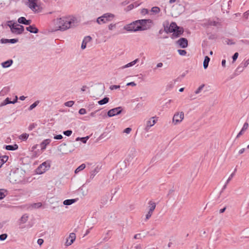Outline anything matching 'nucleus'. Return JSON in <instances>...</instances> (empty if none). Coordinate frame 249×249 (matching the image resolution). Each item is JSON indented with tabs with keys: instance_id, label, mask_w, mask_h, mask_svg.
Instances as JSON below:
<instances>
[{
	"instance_id": "nucleus-1",
	"label": "nucleus",
	"mask_w": 249,
	"mask_h": 249,
	"mask_svg": "<svg viewBox=\"0 0 249 249\" xmlns=\"http://www.w3.org/2000/svg\"><path fill=\"white\" fill-rule=\"evenodd\" d=\"M55 25L57 29L55 31H64L75 26L74 20L72 18L65 17L57 18Z\"/></svg>"
},
{
	"instance_id": "nucleus-2",
	"label": "nucleus",
	"mask_w": 249,
	"mask_h": 249,
	"mask_svg": "<svg viewBox=\"0 0 249 249\" xmlns=\"http://www.w3.org/2000/svg\"><path fill=\"white\" fill-rule=\"evenodd\" d=\"M25 172L23 170L17 168L12 170L9 175L10 181L12 183H20L24 181Z\"/></svg>"
},
{
	"instance_id": "nucleus-3",
	"label": "nucleus",
	"mask_w": 249,
	"mask_h": 249,
	"mask_svg": "<svg viewBox=\"0 0 249 249\" xmlns=\"http://www.w3.org/2000/svg\"><path fill=\"white\" fill-rule=\"evenodd\" d=\"M124 29L128 32H136L146 30L147 28H143L138 25V21L136 20L124 26Z\"/></svg>"
},
{
	"instance_id": "nucleus-4",
	"label": "nucleus",
	"mask_w": 249,
	"mask_h": 249,
	"mask_svg": "<svg viewBox=\"0 0 249 249\" xmlns=\"http://www.w3.org/2000/svg\"><path fill=\"white\" fill-rule=\"evenodd\" d=\"M114 17L115 15L114 14L110 13H107L103 14L102 16L96 19V22L99 24L106 23L112 20Z\"/></svg>"
},
{
	"instance_id": "nucleus-5",
	"label": "nucleus",
	"mask_w": 249,
	"mask_h": 249,
	"mask_svg": "<svg viewBox=\"0 0 249 249\" xmlns=\"http://www.w3.org/2000/svg\"><path fill=\"white\" fill-rule=\"evenodd\" d=\"M51 161L47 160L41 164L36 169V172L37 174H42L48 170L51 166Z\"/></svg>"
},
{
	"instance_id": "nucleus-6",
	"label": "nucleus",
	"mask_w": 249,
	"mask_h": 249,
	"mask_svg": "<svg viewBox=\"0 0 249 249\" xmlns=\"http://www.w3.org/2000/svg\"><path fill=\"white\" fill-rule=\"evenodd\" d=\"M163 26L164 27V31L167 34L172 33L174 31L175 27H177L176 22H172L169 25L168 21H165L163 23Z\"/></svg>"
},
{
	"instance_id": "nucleus-7",
	"label": "nucleus",
	"mask_w": 249,
	"mask_h": 249,
	"mask_svg": "<svg viewBox=\"0 0 249 249\" xmlns=\"http://www.w3.org/2000/svg\"><path fill=\"white\" fill-rule=\"evenodd\" d=\"M184 32V29L182 27L178 26L175 27L174 31L171 36L172 39H175L179 37Z\"/></svg>"
},
{
	"instance_id": "nucleus-8",
	"label": "nucleus",
	"mask_w": 249,
	"mask_h": 249,
	"mask_svg": "<svg viewBox=\"0 0 249 249\" xmlns=\"http://www.w3.org/2000/svg\"><path fill=\"white\" fill-rule=\"evenodd\" d=\"M184 118V113L183 112H176L173 118V123L174 124H177L181 122Z\"/></svg>"
},
{
	"instance_id": "nucleus-9",
	"label": "nucleus",
	"mask_w": 249,
	"mask_h": 249,
	"mask_svg": "<svg viewBox=\"0 0 249 249\" xmlns=\"http://www.w3.org/2000/svg\"><path fill=\"white\" fill-rule=\"evenodd\" d=\"M123 110L122 107H117L111 109H110L107 112V116L109 117H111L115 115H117L121 113Z\"/></svg>"
},
{
	"instance_id": "nucleus-10",
	"label": "nucleus",
	"mask_w": 249,
	"mask_h": 249,
	"mask_svg": "<svg viewBox=\"0 0 249 249\" xmlns=\"http://www.w3.org/2000/svg\"><path fill=\"white\" fill-rule=\"evenodd\" d=\"M24 31V26L19 24H17L16 27H11L12 33L17 35H20L22 34Z\"/></svg>"
},
{
	"instance_id": "nucleus-11",
	"label": "nucleus",
	"mask_w": 249,
	"mask_h": 249,
	"mask_svg": "<svg viewBox=\"0 0 249 249\" xmlns=\"http://www.w3.org/2000/svg\"><path fill=\"white\" fill-rule=\"evenodd\" d=\"M177 44H178L180 47L182 48H185L188 46V40L186 38L182 37L179 39L177 41Z\"/></svg>"
},
{
	"instance_id": "nucleus-12",
	"label": "nucleus",
	"mask_w": 249,
	"mask_h": 249,
	"mask_svg": "<svg viewBox=\"0 0 249 249\" xmlns=\"http://www.w3.org/2000/svg\"><path fill=\"white\" fill-rule=\"evenodd\" d=\"M204 24L207 26H213L219 27L221 26V24L219 21H214L211 19L208 20Z\"/></svg>"
},
{
	"instance_id": "nucleus-13",
	"label": "nucleus",
	"mask_w": 249,
	"mask_h": 249,
	"mask_svg": "<svg viewBox=\"0 0 249 249\" xmlns=\"http://www.w3.org/2000/svg\"><path fill=\"white\" fill-rule=\"evenodd\" d=\"M76 238V235L74 232H71L70 234L69 239H70L69 241L68 239L66 242V245L67 246L71 245L75 241Z\"/></svg>"
},
{
	"instance_id": "nucleus-14",
	"label": "nucleus",
	"mask_w": 249,
	"mask_h": 249,
	"mask_svg": "<svg viewBox=\"0 0 249 249\" xmlns=\"http://www.w3.org/2000/svg\"><path fill=\"white\" fill-rule=\"evenodd\" d=\"M18 97L16 96V98L12 101L9 98H6L0 104V107L9 104H15L17 102Z\"/></svg>"
},
{
	"instance_id": "nucleus-15",
	"label": "nucleus",
	"mask_w": 249,
	"mask_h": 249,
	"mask_svg": "<svg viewBox=\"0 0 249 249\" xmlns=\"http://www.w3.org/2000/svg\"><path fill=\"white\" fill-rule=\"evenodd\" d=\"M138 21V25L142 26L143 28H147L145 25L147 23H152L153 21L151 19H143L137 20Z\"/></svg>"
},
{
	"instance_id": "nucleus-16",
	"label": "nucleus",
	"mask_w": 249,
	"mask_h": 249,
	"mask_svg": "<svg viewBox=\"0 0 249 249\" xmlns=\"http://www.w3.org/2000/svg\"><path fill=\"white\" fill-rule=\"evenodd\" d=\"M18 41V38H13V39H6V38H1L0 40V42L2 44H6V43H11L14 44Z\"/></svg>"
},
{
	"instance_id": "nucleus-17",
	"label": "nucleus",
	"mask_w": 249,
	"mask_h": 249,
	"mask_svg": "<svg viewBox=\"0 0 249 249\" xmlns=\"http://www.w3.org/2000/svg\"><path fill=\"white\" fill-rule=\"evenodd\" d=\"M92 39V38L90 36H85L82 41V44H81V49H85L86 48L87 44V43L90 41Z\"/></svg>"
},
{
	"instance_id": "nucleus-18",
	"label": "nucleus",
	"mask_w": 249,
	"mask_h": 249,
	"mask_svg": "<svg viewBox=\"0 0 249 249\" xmlns=\"http://www.w3.org/2000/svg\"><path fill=\"white\" fill-rule=\"evenodd\" d=\"M18 21L20 24H24L26 25H29L31 23V20H27L25 17H21L18 18Z\"/></svg>"
},
{
	"instance_id": "nucleus-19",
	"label": "nucleus",
	"mask_w": 249,
	"mask_h": 249,
	"mask_svg": "<svg viewBox=\"0 0 249 249\" xmlns=\"http://www.w3.org/2000/svg\"><path fill=\"white\" fill-rule=\"evenodd\" d=\"M26 29L27 31L34 34H37L39 32L38 29L35 26V25H30V24L28 27L26 28Z\"/></svg>"
},
{
	"instance_id": "nucleus-20",
	"label": "nucleus",
	"mask_w": 249,
	"mask_h": 249,
	"mask_svg": "<svg viewBox=\"0 0 249 249\" xmlns=\"http://www.w3.org/2000/svg\"><path fill=\"white\" fill-rule=\"evenodd\" d=\"M51 142V140L50 139H47L43 140L40 143V147L41 150L44 151L45 150L47 146L49 145Z\"/></svg>"
},
{
	"instance_id": "nucleus-21",
	"label": "nucleus",
	"mask_w": 249,
	"mask_h": 249,
	"mask_svg": "<svg viewBox=\"0 0 249 249\" xmlns=\"http://www.w3.org/2000/svg\"><path fill=\"white\" fill-rule=\"evenodd\" d=\"M36 0H29V7L33 11H36V7H37Z\"/></svg>"
},
{
	"instance_id": "nucleus-22",
	"label": "nucleus",
	"mask_w": 249,
	"mask_h": 249,
	"mask_svg": "<svg viewBox=\"0 0 249 249\" xmlns=\"http://www.w3.org/2000/svg\"><path fill=\"white\" fill-rule=\"evenodd\" d=\"M148 204H149L148 212L150 213H153V211H154V210L156 208V203H155V202H153L151 200V201H149Z\"/></svg>"
},
{
	"instance_id": "nucleus-23",
	"label": "nucleus",
	"mask_w": 249,
	"mask_h": 249,
	"mask_svg": "<svg viewBox=\"0 0 249 249\" xmlns=\"http://www.w3.org/2000/svg\"><path fill=\"white\" fill-rule=\"evenodd\" d=\"M13 63V60L12 59H9L1 63V66L3 68H7L10 67Z\"/></svg>"
},
{
	"instance_id": "nucleus-24",
	"label": "nucleus",
	"mask_w": 249,
	"mask_h": 249,
	"mask_svg": "<svg viewBox=\"0 0 249 249\" xmlns=\"http://www.w3.org/2000/svg\"><path fill=\"white\" fill-rule=\"evenodd\" d=\"M138 61H139V59H138V58L136 59L134 61L130 62V63H128V64L122 66L120 69H124L125 68L132 67V66H134L135 64H136Z\"/></svg>"
},
{
	"instance_id": "nucleus-25",
	"label": "nucleus",
	"mask_w": 249,
	"mask_h": 249,
	"mask_svg": "<svg viewBox=\"0 0 249 249\" xmlns=\"http://www.w3.org/2000/svg\"><path fill=\"white\" fill-rule=\"evenodd\" d=\"M29 216L27 214H23L21 218L19 219L18 222L19 224H22L25 223L28 219Z\"/></svg>"
},
{
	"instance_id": "nucleus-26",
	"label": "nucleus",
	"mask_w": 249,
	"mask_h": 249,
	"mask_svg": "<svg viewBox=\"0 0 249 249\" xmlns=\"http://www.w3.org/2000/svg\"><path fill=\"white\" fill-rule=\"evenodd\" d=\"M18 145L17 144H14V145H5V149L9 151H13L16 150L18 149Z\"/></svg>"
},
{
	"instance_id": "nucleus-27",
	"label": "nucleus",
	"mask_w": 249,
	"mask_h": 249,
	"mask_svg": "<svg viewBox=\"0 0 249 249\" xmlns=\"http://www.w3.org/2000/svg\"><path fill=\"white\" fill-rule=\"evenodd\" d=\"M156 123V121L155 120H153L152 121H151V120H149L147 122V123H146V126L145 128V130L146 131H148V130L149 129V128L152 126L153 125H154Z\"/></svg>"
},
{
	"instance_id": "nucleus-28",
	"label": "nucleus",
	"mask_w": 249,
	"mask_h": 249,
	"mask_svg": "<svg viewBox=\"0 0 249 249\" xmlns=\"http://www.w3.org/2000/svg\"><path fill=\"white\" fill-rule=\"evenodd\" d=\"M77 201L76 199H69L65 200L63 201V204L64 205H70Z\"/></svg>"
},
{
	"instance_id": "nucleus-29",
	"label": "nucleus",
	"mask_w": 249,
	"mask_h": 249,
	"mask_svg": "<svg viewBox=\"0 0 249 249\" xmlns=\"http://www.w3.org/2000/svg\"><path fill=\"white\" fill-rule=\"evenodd\" d=\"M100 167L96 166L93 170L90 172V178H93L99 172Z\"/></svg>"
},
{
	"instance_id": "nucleus-30",
	"label": "nucleus",
	"mask_w": 249,
	"mask_h": 249,
	"mask_svg": "<svg viewBox=\"0 0 249 249\" xmlns=\"http://www.w3.org/2000/svg\"><path fill=\"white\" fill-rule=\"evenodd\" d=\"M7 194L8 191L7 190L4 189H0V200L4 198Z\"/></svg>"
},
{
	"instance_id": "nucleus-31",
	"label": "nucleus",
	"mask_w": 249,
	"mask_h": 249,
	"mask_svg": "<svg viewBox=\"0 0 249 249\" xmlns=\"http://www.w3.org/2000/svg\"><path fill=\"white\" fill-rule=\"evenodd\" d=\"M210 61V58L208 56H206L203 61V67L204 69H206L208 68Z\"/></svg>"
},
{
	"instance_id": "nucleus-32",
	"label": "nucleus",
	"mask_w": 249,
	"mask_h": 249,
	"mask_svg": "<svg viewBox=\"0 0 249 249\" xmlns=\"http://www.w3.org/2000/svg\"><path fill=\"white\" fill-rule=\"evenodd\" d=\"M109 101V98L107 97H105L102 100H100L98 101V103L100 105H103L106 104H107Z\"/></svg>"
},
{
	"instance_id": "nucleus-33",
	"label": "nucleus",
	"mask_w": 249,
	"mask_h": 249,
	"mask_svg": "<svg viewBox=\"0 0 249 249\" xmlns=\"http://www.w3.org/2000/svg\"><path fill=\"white\" fill-rule=\"evenodd\" d=\"M86 167V164L84 163H83L81 164L79 166H78L75 170L74 173L75 174L78 173L80 171H82L84 170Z\"/></svg>"
},
{
	"instance_id": "nucleus-34",
	"label": "nucleus",
	"mask_w": 249,
	"mask_h": 249,
	"mask_svg": "<svg viewBox=\"0 0 249 249\" xmlns=\"http://www.w3.org/2000/svg\"><path fill=\"white\" fill-rule=\"evenodd\" d=\"M160 9L159 7L155 6L151 8L150 12L152 13L153 14H157L160 13Z\"/></svg>"
},
{
	"instance_id": "nucleus-35",
	"label": "nucleus",
	"mask_w": 249,
	"mask_h": 249,
	"mask_svg": "<svg viewBox=\"0 0 249 249\" xmlns=\"http://www.w3.org/2000/svg\"><path fill=\"white\" fill-rule=\"evenodd\" d=\"M8 159V157L7 156H4L2 157H0V168L2 166L5 162H6Z\"/></svg>"
},
{
	"instance_id": "nucleus-36",
	"label": "nucleus",
	"mask_w": 249,
	"mask_h": 249,
	"mask_svg": "<svg viewBox=\"0 0 249 249\" xmlns=\"http://www.w3.org/2000/svg\"><path fill=\"white\" fill-rule=\"evenodd\" d=\"M109 194H106L105 196H103L101 199V202L102 204L105 205L107 203L108 200Z\"/></svg>"
},
{
	"instance_id": "nucleus-37",
	"label": "nucleus",
	"mask_w": 249,
	"mask_h": 249,
	"mask_svg": "<svg viewBox=\"0 0 249 249\" xmlns=\"http://www.w3.org/2000/svg\"><path fill=\"white\" fill-rule=\"evenodd\" d=\"M39 103V100L36 101L29 107L28 108V110L30 111L32 110L34 108H35L38 105Z\"/></svg>"
},
{
	"instance_id": "nucleus-38",
	"label": "nucleus",
	"mask_w": 249,
	"mask_h": 249,
	"mask_svg": "<svg viewBox=\"0 0 249 249\" xmlns=\"http://www.w3.org/2000/svg\"><path fill=\"white\" fill-rule=\"evenodd\" d=\"M29 137V135L27 133H23L19 136V139L22 141H26Z\"/></svg>"
},
{
	"instance_id": "nucleus-39",
	"label": "nucleus",
	"mask_w": 249,
	"mask_h": 249,
	"mask_svg": "<svg viewBox=\"0 0 249 249\" xmlns=\"http://www.w3.org/2000/svg\"><path fill=\"white\" fill-rule=\"evenodd\" d=\"M149 12H150V11H149L147 9L143 8L141 10V14L142 15L144 16L145 15L149 14Z\"/></svg>"
},
{
	"instance_id": "nucleus-40",
	"label": "nucleus",
	"mask_w": 249,
	"mask_h": 249,
	"mask_svg": "<svg viewBox=\"0 0 249 249\" xmlns=\"http://www.w3.org/2000/svg\"><path fill=\"white\" fill-rule=\"evenodd\" d=\"M235 171H236V169H235L234 171L232 173H231L230 175V176H229V178H228V179L226 181V184H228L229 183V182L231 181V180L232 178L233 177V176L235 175Z\"/></svg>"
},
{
	"instance_id": "nucleus-41",
	"label": "nucleus",
	"mask_w": 249,
	"mask_h": 249,
	"mask_svg": "<svg viewBox=\"0 0 249 249\" xmlns=\"http://www.w3.org/2000/svg\"><path fill=\"white\" fill-rule=\"evenodd\" d=\"M74 102L73 101H69L65 103L64 105L66 107H71L74 104Z\"/></svg>"
},
{
	"instance_id": "nucleus-42",
	"label": "nucleus",
	"mask_w": 249,
	"mask_h": 249,
	"mask_svg": "<svg viewBox=\"0 0 249 249\" xmlns=\"http://www.w3.org/2000/svg\"><path fill=\"white\" fill-rule=\"evenodd\" d=\"M72 133V130H67L66 131H64L63 133L64 135H65L66 136H70Z\"/></svg>"
},
{
	"instance_id": "nucleus-43",
	"label": "nucleus",
	"mask_w": 249,
	"mask_h": 249,
	"mask_svg": "<svg viewBox=\"0 0 249 249\" xmlns=\"http://www.w3.org/2000/svg\"><path fill=\"white\" fill-rule=\"evenodd\" d=\"M178 52L180 55L184 56L186 54L187 52L184 50H178Z\"/></svg>"
},
{
	"instance_id": "nucleus-44",
	"label": "nucleus",
	"mask_w": 249,
	"mask_h": 249,
	"mask_svg": "<svg viewBox=\"0 0 249 249\" xmlns=\"http://www.w3.org/2000/svg\"><path fill=\"white\" fill-rule=\"evenodd\" d=\"M241 64L245 68L249 64V58L246 61H243Z\"/></svg>"
},
{
	"instance_id": "nucleus-45",
	"label": "nucleus",
	"mask_w": 249,
	"mask_h": 249,
	"mask_svg": "<svg viewBox=\"0 0 249 249\" xmlns=\"http://www.w3.org/2000/svg\"><path fill=\"white\" fill-rule=\"evenodd\" d=\"M204 87V84H203V85H201L200 87H199L195 91V93L196 94L199 93L201 92V91L202 90Z\"/></svg>"
},
{
	"instance_id": "nucleus-46",
	"label": "nucleus",
	"mask_w": 249,
	"mask_h": 249,
	"mask_svg": "<svg viewBox=\"0 0 249 249\" xmlns=\"http://www.w3.org/2000/svg\"><path fill=\"white\" fill-rule=\"evenodd\" d=\"M248 126H249L248 123L246 122L243 124V126L241 130L245 132V131H246L248 129Z\"/></svg>"
},
{
	"instance_id": "nucleus-47",
	"label": "nucleus",
	"mask_w": 249,
	"mask_h": 249,
	"mask_svg": "<svg viewBox=\"0 0 249 249\" xmlns=\"http://www.w3.org/2000/svg\"><path fill=\"white\" fill-rule=\"evenodd\" d=\"M7 237V234L6 233H3L0 235V240L4 241Z\"/></svg>"
},
{
	"instance_id": "nucleus-48",
	"label": "nucleus",
	"mask_w": 249,
	"mask_h": 249,
	"mask_svg": "<svg viewBox=\"0 0 249 249\" xmlns=\"http://www.w3.org/2000/svg\"><path fill=\"white\" fill-rule=\"evenodd\" d=\"M89 139V136H87L85 137H82L80 138V141L84 143H86L87 142V141Z\"/></svg>"
},
{
	"instance_id": "nucleus-49",
	"label": "nucleus",
	"mask_w": 249,
	"mask_h": 249,
	"mask_svg": "<svg viewBox=\"0 0 249 249\" xmlns=\"http://www.w3.org/2000/svg\"><path fill=\"white\" fill-rule=\"evenodd\" d=\"M120 86H119V85H112V86H110L109 89L111 90H114V89H120Z\"/></svg>"
},
{
	"instance_id": "nucleus-50",
	"label": "nucleus",
	"mask_w": 249,
	"mask_h": 249,
	"mask_svg": "<svg viewBox=\"0 0 249 249\" xmlns=\"http://www.w3.org/2000/svg\"><path fill=\"white\" fill-rule=\"evenodd\" d=\"M79 113L81 115L85 114L86 113V110L84 108H82L79 109Z\"/></svg>"
},
{
	"instance_id": "nucleus-51",
	"label": "nucleus",
	"mask_w": 249,
	"mask_h": 249,
	"mask_svg": "<svg viewBox=\"0 0 249 249\" xmlns=\"http://www.w3.org/2000/svg\"><path fill=\"white\" fill-rule=\"evenodd\" d=\"M240 42L243 43L244 44L249 45V40L246 39H242L239 41Z\"/></svg>"
},
{
	"instance_id": "nucleus-52",
	"label": "nucleus",
	"mask_w": 249,
	"mask_h": 249,
	"mask_svg": "<svg viewBox=\"0 0 249 249\" xmlns=\"http://www.w3.org/2000/svg\"><path fill=\"white\" fill-rule=\"evenodd\" d=\"M236 69H237V71L239 70L240 72H242L245 68L240 64Z\"/></svg>"
},
{
	"instance_id": "nucleus-53",
	"label": "nucleus",
	"mask_w": 249,
	"mask_h": 249,
	"mask_svg": "<svg viewBox=\"0 0 249 249\" xmlns=\"http://www.w3.org/2000/svg\"><path fill=\"white\" fill-rule=\"evenodd\" d=\"M238 55L239 54H238V53H234V54L233 55V56L232 57L233 61H235L237 59Z\"/></svg>"
},
{
	"instance_id": "nucleus-54",
	"label": "nucleus",
	"mask_w": 249,
	"mask_h": 249,
	"mask_svg": "<svg viewBox=\"0 0 249 249\" xmlns=\"http://www.w3.org/2000/svg\"><path fill=\"white\" fill-rule=\"evenodd\" d=\"M53 138L55 140H61L63 138V136L62 135L59 134L54 136Z\"/></svg>"
},
{
	"instance_id": "nucleus-55",
	"label": "nucleus",
	"mask_w": 249,
	"mask_h": 249,
	"mask_svg": "<svg viewBox=\"0 0 249 249\" xmlns=\"http://www.w3.org/2000/svg\"><path fill=\"white\" fill-rule=\"evenodd\" d=\"M131 130L132 129L130 127H127L124 130V133L129 134L131 132Z\"/></svg>"
},
{
	"instance_id": "nucleus-56",
	"label": "nucleus",
	"mask_w": 249,
	"mask_h": 249,
	"mask_svg": "<svg viewBox=\"0 0 249 249\" xmlns=\"http://www.w3.org/2000/svg\"><path fill=\"white\" fill-rule=\"evenodd\" d=\"M116 27V24H110L108 25V29L112 30L113 28Z\"/></svg>"
},
{
	"instance_id": "nucleus-57",
	"label": "nucleus",
	"mask_w": 249,
	"mask_h": 249,
	"mask_svg": "<svg viewBox=\"0 0 249 249\" xmlns=\"http://www.w3.org/2000/svg\"><path fill=\"white\" fill-rule=\"evenodd\" d=\"M44 242V240L43 239H41V238H39L37 240V244L40 246H41L43 243Z\"/></svg>"
},
{
	"instance_id": "nucleus-58",
	"label": "nucleus",
	"mask_w": 249,
	"mask_h": 249,
	"mask_svg": "<svg viewBox=\"0 0 249 249\" xmlns=\"http://www.w3.org/2000/svg\"><path fill=\"white\" fill-rule=\"evenodd\" d=\"M152 214V213H149L148 212L146 214L145 220L149 219L150 218V217L151 216Z\"/></svg>"
},
{
	"instance_id": "nucleus-59",
	"label": "nucleus",
	"mask_w": 249,
	"mask_h": 249,
	"mask_svg": "<svg viewBox=\"0 0 249 249\" xmlns=\"http://www.w3.org/2000/svg\"><path fill=\"white\" fill-rule=\"evenodd\" d=\"M134 8V4H133V3L129 5L127 7V10H132L133 8Z\"/></svg>"
},
{
	"instance_id": "nucleus-60",
	"label": "nucleus",
	"mask_w": 249,
	"mask_h": 249,
	"mask_svg": "<svg viewBox=\"0 0 249 249\" xmlns=\"http://www.w3.org/2000/svg\"><path fill=\"white\" fill-rule=\"evenodd\" d=\"M126 86H136V84L134 82H131L127 83Z\"/></svg>"
},
{
	"instance_id": "nucleus-61",
	"label": "nucleus",
	"mask_w": 249,
	"mask_h": 249,
	"mask_svg": "<svg viewBox=\"0 0 249 249\" xmlns=\"http://www.w3.org/2000/svg\"><path fill=\"white\" fill-rule=\"evenodd\" d=\"M35 207L39 208L42 206V204L40 202L36 203L34 204Z\"/></svg>"
},
{
	"instance_id": "nucleus-62",
	"label": "nucleus",
	"mask_w": 249,
	"mask_h": 249,
	"mask_svg": "<svg viewBox=\"0 0 249 249\" xmlns=\"http://www.w3.org/2000/svg\"><path fill=\"white\" fill-rule=\"evenodd\" d=\"M140 238H141V234L140 233L136 234L134 236V239H140Z\"/></svg>"
},
{
	"instance_id": "nucleus-63",
	"label": "nucleus",
	"mask_w": 249,
	"mask_h": 249,
	"mask_svg": "<svg viewBox=\"0 0 249 249\" xmlns=\"http://www.w3.org/2000/svg\"><path fill=\"white\" fill-rule=\"evenodd\" d=\"M163 66V63L161 62L157 64L156 67L154 69V70L156 69L157 68H161Z\"/></svg>"
},
{
	"instance_id": "nucleus-64",
	"label": "nucleus",
	"mask_w": 249,
	"mask_h": 249,
	"mask_svg": "<svg viewBox=\"0 0 249 249\" xmlns=\"http://www.w3.org/2000/svg\"><path fill=\"white\" fill-rule=\"evenodd\" d=\"M249 15V10L247 11L244 14V16L245 18H248V16Z\"/></svg>"
}]
</instances>
